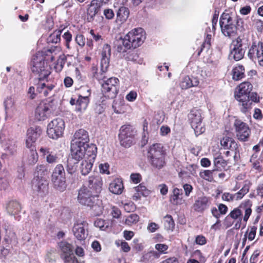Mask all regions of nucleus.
Returning <instances> with one entry per match:
<instances>
[{
  "label": "nucleus",
  "instance_id": "obj_1",
  "mask_svg": "<svg viewBox=\"0 0 263 263\" xmlns=\"http://www.w3.org/2000/svg\"><path fill=\"white\" fill-rule=\"evenodd\" d=\"M219 24L222 33L229 37L235 36L237 30H245L244 22L242 18L232 13L223 12L220 16Z\"/></svg>",
  "mask_w": 263,
  "mask_h": 263
},
{
  "label": "nucleus",
  "instance_id": "obj_2",
  "mask_svg": "<svg viewBox=\"0 0 263 263\" xmlns=\"http://www.w3.org/2000/svg\"><path fill=\"white\" fill-rule=\"evenodd\" d=\"M145 39V33L141 28L135 29L129 31L124 38L121 37L118 41V52H124L125 49L133 47L136 48L142 44Z\"/></svg>",
  "mask_w": 263,
  "mask_h": 263
},
{
  "label": "nucleus",
  "instance_id": "obj_3",
  "mask_svg": "<svg viewBox=\"0 0 263 263\" xmlns=\"http://www.w3.org/2000/svg\"><path fill=\"white\" fill-rule=\"evenodd\" d=\"M97 194L87 186H83L79 190L78 196L79 202L90 207L93 215L96 216L100 215L102 212V207L97 202L98 201Z\"/></svg>",
  "mask_w": 263,
  "mask_h": 263
},
{
  "label": "nucleus",
  "instance_id": "obj_4",
  "mask_svg": "<svg viewBox=\"0 0 263 263\" xmlns=\"http://www.w3.org/2000/svg\"><path fill=\"white\" fill-rule=\"evenodd\" d=\"M252 87V85L250 83L245 82L241 83L236 88L235 98L239 102L240 110L243 113H246L250 107L251 103L250 99L254 101H257L256 98L254 99L252 98V96H250Z\"/></svg>",
  "mask_w": 263,
  "mask_h": 263
},
{
  "label": "nucleus",
  "instance_id": "obj_5",
  "mask_svg": "<svg viewBox=\"0 0 263 263\" xmlns=\"http://www.w3.org/2000/svg\"><path fill=\"white\" fill-rule=\"evenodd\" d=\"M147 159L151 166L156 169L160 170L165 165V152L161 144H154L149 147Z\"/></svg>",
  "mask_w": 263,
  "mask_h": 263
},
{
  "label": "nucleus",
  "instance_id": "obj_6",
  "mask_svg": "<svg viewBox=\"0 0 263 263\" xmlns=\"http://www.w3.org/2000/svg\"><path fill=\"white\" fill-rule=\"evenodd\" d=\"M249 47L247 39L242 38L240 36L232 42L229 58L236 61L241 60L245 55L246 49Z\"/></svg>",
  "mask_w": 263,
  "mask_h": 263
},
{
  "label": "nucleus",
  "instance_id": "obj_7",
  "mask_svg": "<svg viewBox=\"0 0 263 263\" xmlns=\"http://www.w3.org/2000/svg\"><path fill=\"white\" fill-rule=\"evenodd\" d=\"M32 71L39 75V80H44L50 74L48 66L45 62L44 57L41 53L34 55L31 61Z\"/></svg>",
  "mask_w": 263,
  "mask_h": 263
},
{
  "label": "nucleus",
  "instance_id": "obj_8",
  "mask_svg": "<svg viewBox=\"0 0 263 263\" xmlns=\"http://www.w3.org/2000/svg\"><path fill=\"white\" fill-rule=\"evenodd\" d=\"M202 114L200 109L193 108L188 115L189 121L196 136L202 134L205 130L204 125L202 123L203 117Z\"/></svg>",
  "mask_w": 263,
  "mask_h": 263
},
{
  "label": "nucleus",
  "instance_id": "obj_9",
  "mask_svg": "<svg viewBox=\"0 0 263 263\" xmlns=\"http://www.w3.org/2000/svg\"><path fill=\"white\" fill-rule=\"evenodd\" d=\"M252 202L247 200L242 202L238 207L234 209L229 214V216L234 219L242 218L245 223L248 220L252 213Z\"/></svg>",
  "mask_w": 263,
  "mask_h": 263
},
{
  "label": "nucleus",
  "instance_id": "obj_10",
  "mask_svg": "<svg viewBox=\"0 0 263 263\" xmlns=\"http://www.w3.org/2000/svg\"><path fill=\"white\" fill-rule=\"evenodd\" d=\"M51 181L53 187L60 192H63L67 187L65 173L63 166L58 164L53 170L51 175Z\"/></svg>",
  "mask_w": 263,
  "mask_h": 263
},
{
  "label": "nucleus",
  "instance_id": "obj_11",
  "mask_svg": "<svg viewBox=\"0 0 263 263\" xmlns=\"http://www.w3.org/2000/svg\"><path fill=\"white\" fill-rule=\"evenodd\" d=\"M233 127L236 137L239 140L243 142L248 140L251 134V129L248 124L239 119L235 118Z\"/></svg>",
  "mask_w": 263,
  "mask_h": 263
},
{
  "label": "nucleus",
  "instance_id": "obj_12",
  "mask_svg": "<svg viewBox=\"0 0 263 263\" xmlns=\"http://www.w3.org/2000/svg\"><path fill=\"white\" fill-rule=\"evenodd\" d=\"M64 129V121L62 119L58 118L48 124L47 133L50 138L57 139L62 136Z\"/></svg>",
  "mask_w": 263,
  "mask_h": 263
},
{
  "label": "nucleus",
  "instance_id": "obj_13",
  "mask_svg": "<svg viewBox=\"0 0 263 263\" xmlns=\"http://www.w3.org/2000/svg\"><path fill=\"white\" fill-rule=\"evenodd\" d=\"M55 109L53 101L42 102L36 108L35 118L39 121H44L50 116Z\"/></svg>",
  "mask_w": 263,
  "mask_h": 263
},
{
  "label": "nucleus",
  "instance_id": "obj_14",
  "mask_svg": "<svg viewBox=\"0 0 263 263\" xmlns=\"http://www.w3.org/2000/svg\"><path fill=\"white\" fill-rule=\"evenodd\" d=\"M119 80L111 77L101 82L102 91L108 98L115 97L118 92Z\"/></svg>",
  "mask_w": 263,
  "mask_h": 263
},
{
  "label": "nucleus",
  "instance_id": "obj_15",
  "mask_svg": "<svg viewBox=\"0 0 263 263\" xmlns=\"http://www.w3.org/2000/svg\"><path fill=\"white\" fill-rule=\"evenodd\" d=\"M134 128L130 125H124L120 129L119 138L121 145L129 147L133 143V139L135 134Z\"/></svg>",
  "mask_w": 263,
  "mask_h": 263
},
{
  "label": "nucleus",
  "instance_id": "obj_16",
  "mask_svg": "<svg viewBox=\"0 0 263 263\" xmlns=\"http://www.w3.org/2000/svg\"><path fill=\"white\" fill-rule=\"evenodd\" d=\"M250 182L248 181H245L242 188L235 194H231L229 192L222 193L221 198L222 200L227 202H233L234 200H239L241 199L244 196L247 194L250 189Z\"/></svg>",
  "mask_w": 263,
  "mask_h": 263
},
{
  "label": "nucleus",
  "instance_id": "obj_17",
  "mask_svg": "<svg viewBox=\"0 0 263 263\" xmlns=\"http://www.w3.org/2000/svg\"><path fill=\"white\" fill-rule=\"evenodd\" d=\"M248 56L250 59L257 62L260 66L263 67V43L253 44L249 50Z\"/></svg>",
  "mask_w": 263,
  "mask_h": 263
},
{
  "label": "nucleus",
  "instance_id": "obj_18",
  "mask_svg": "<svg viewBox=\"0 0 263 263\" xmlns=\"http://www.w3.org/2000/svg\"><path fill=\"white\" fill-rule=\"evenodd\" d=\"M32 182V188L38 195L43 196L48 193V183L45 178L35 176Z\"/></svg>",
  "mask_w": 263,
  "mask_h": 263
},
{
  "label": "nucleus",
  "instance_id": "obj_19",
  "mask_svg": "<svg viewBox=\"0 0 263 263\" xmlns=\"http://www.w3.org/2000/svg\"><path fill=\"white\" fill-rule=\"evenodd\" d=\"M41 156L44 159L48 164H55L60 160V155L51 151L48 147H41L39 150Z\"/></svg>",
  "mask_w": 263,
  "mask_h": 263
},
{
  "label": "nucleus",
  "instance_id": "obj_20",
  "mask_svg": "<svg viewBox=\"0 0 263 263\" xmlns=\"http://www.w3.org/2000/svg\"><path fill=\"white\" fill-rule=\"evenodd\" d=\"M88 224L85 221L77 222L74 224L72 232L76 238L79 240H84L87 235Z\"/></svg>",
  "mask_w": 263,
  "mask_h": 263
},
{
  "label": "nucleus",
  "instance_id": "obj_21",
  "mask_svg": "<svg viewBox=\"0 0 263 263\" xmlns=\"http://www.w3.org/2000/svg\"><path fill=\"white\" fill-rule=\"evenodd\" d=\"M42 133L40 127H31L27 130L26 145L27 147H35L34 143Z\"/></svg>",
  "mask_w": 263,
  "mask_h": 263
},
{
  "label": "nucleus",
  "instance_id": "obj_22",
  "mask_svg": "<svg viewBox=\"0 0 263 263\" xmlns=\"http://www.w3.org/2000/svg\"><path fill=\"white\" fill-rule=\"evenodd\" d=\"M89 141L88 132L83 129H80L77 130L74 133L71 143L86 145Z\"/></svg>",
  "mask_w": 263,
  "mask_h": 263
},
{
  "label": "nucleus",
  "instance_id": "obj_23",
  "mask_svg": "<svg viewBox=\"0 0 263 263\" xmlns=\"http://www.w3.org/2000/svg\"><path fill=\"white\" fill-rule=\"evenodd\" d=\"M210 204L211 201L209 197L201 196L195 200L192 208L196 212L202 213L209 208Z\"/></svg>",
  "mask_w": 263,
  "mask_h": 263
},
{
  "label": "nucleus",
  "instance_id": "obj_24",
  "mask_svg": "<svg viewBox=\"0 0 263 263\" xmlns=\"http://www.w3.org/2000/svg\"><path fill=\"white\" fill-rule=\"evenodd\" d=\"M82 89L86 90L87 94H86L84 96L80 95L79 98L77 100L76 111L80 113L85 111L87 108L89 102L88 97L90 95V89L86 88H83Z\"/></svg>",
  "mask_w": 263,
  "mask_h": 263
},
{
  "label": "nucleus",
  "instance_id": "obj_25",
  "mask_svg": "<svg viewBox=\"0 0 263 263\" xmlns=\"http://www.w3.org/2000/svg\"><path fill=\"white\" fill-rule=\"evenodd\" d=\"M101 59V66L103 69H108L111 55V48L108 44H105L102 48Z\"/></svg>",
  "mask_w": 263,
  "mask_h": 263
},
{
  "label": "nucleus",
  "instance_id": "obj_26",
  "mask_svg": "<svg viewBox=\"0 0 263 263\" xmlns=\"http://www.w3.org/2000/svg\"><path fill=\"white\" fill-rule=\"evenodd\" d=\"M85 146V145H82V144L71 143L72 157L77 161H80L82 159L84 156Z\"/></svg>",
  "mask_w": 263,
  "mask_h": 263
},
{
  "label": "nucleus",
  "instance_id": "obj_27",
  "mask_svg": "<svg viewBox=\"0 0 263 263\" xmlns=\"http://www.w3.org/2000/svg\"><path fill=\"white\" fill-rule=\"evenodd\" d=\"M6 209L10 215L15 216L20 213L22 210V206L17 200H11L7 202Z\"/></svg>",
  "mask_w": 263,
  "mask_h": 263
},
{
  "label": "nucleus",
  "instance_id": "obj_28",
  "mask_svg": "<svg viewBox=\"0 0 263 263\" xmlns=\"http://www.w3.org/2000/svg\"><path fill=\"white\" fill-rule=\"evenodd\" d=\"M102 186V179L99 176H90L88 180V188L93 191L96 193L100 192Z\"/></svg>",
  "mask_w": 263,
  "mask_h": 263
},
{
  "label": "nucleus",
  "instance_id": "obj_29",
  "mask_svg": "<svg viewBox=\"0 0 263 263\" xmlns=\"http://www.w3.org/2000/svg\"><path fill=\"white\" fill-rule=\"evenodd\" d=\"M102 5V3L99 1L92 0L87 10L88 18L93 20L96 15L99 12Z\"/></svg>",
  "mask_w": 263,
  "mask_h": 263
},
{
  "label": "nucleus",
  "instance_id": "obj_30",
  "mask_svg": "<svg viewBox=\"0 0 263 263\" xmlns=\"http://www.w3.org/2000/svg\"><path fill=\"white\" fill-rule=\"evenodd\" d=\"M199 84V80L196 77L191 78L189 76H185L180 83V87L183 89H186L192 87H196Z\"/></svg>",
  "mask_w": 263,
  "mask_h": 263
},
{
  "label": "nucleus",
  "instance_id": "obj_31",
  "mask_svg": "<svg viewBox=\"0 0 263 263\" xmlns=\"http://www.w3.org/2000/svg\"><path fill=\"white\" fill-rule=\"evenodd\" d=\"M220 144L224 148L230 149L232 152H234V158L236 157V148L237 147V143L231 138L226 137L220 140Z\"/></svg>",
  "mask_w": 263,
  "mask_h": 263
},
{
  "label": "nucleus",
  "instance_id": "obj_32",
  "mask_svg": "<svg viewBox=\"0 0 263 263\" xmlns=\"http://www.w3.org/2000/svg\"><path fill=\"white\" fill-rule=\"evenodd\" d=\"M58 247L61 257L73 253V248L72 245L66 240H62L58 242Z\"/></svg>",
  "mask_w": 263,
  "mask_h": 263
},
{
  "label": "nucleus",
  "instance_id": "obj_33",
  "mask_svg": "<svg viewBox=\"0 0 263 263\" xmlns=\"http://www.w3.org/2000/svg\"><path fill=\"white\" fill-rule=\"evenodd\" d=\"M124 189L122 181L119 178L114 180L109 184V191L115 194H120Z\"/></svg>",
  "mask_w": 263,
  "mask_h": 263
},
{
  "label": "nucleus",
  "instance_id": "obj_34",
  "mask_svg": "<svg viewBox=\"0 0 263 263\" xmlns=\"http://www.w3.org/2000/svg\"><path fill=\"white\" fill-rule=\"evenodd\" d=\"M6 117L10 116L15 110V100L12 97H7L4 102Z\"/></svg>",
  "mask_w": 263,
  "mask_h": 263
},
{
  "label": "nucleus",
  "instance_id": "obj_35",
  "mask_svg": "<svg viewBox=\"0 0 263 263\" xmlns=\"http://www.w3.org/2000/svg\"><path fill=\"white\" fill-rule=\"evenodd\" d=\"M97 147L95 144L86 145L85 147L84 159L91 160L95 161L97 155Z\"/></svg>",
  "mask_w": 263,
  "mask_h": 263
},
{
  "label": "nucleus",
  "instance_id": "obj_36",
  "mask_svg": "<svg viewBox=\"0 0 263 263\" xmlns=\"http://www.w3.org/2000/svg\"><path fill=\"white\" fill-rule=\"evenodd\" d=\"M26 153L27 155L26 162L29 165H33L38 161V154L35 147H27Z\"/></svg>",
  "mask_w": 263,
  "mask_h": 263
},
{
  "label": "nucleus",
  "instance_id": "obj_37",
  "mask_svg": "<svg viewBox=\"0 0 263 263\" xmlns=\"http://www.w3.org/2000/svg\"><path fill=\"white\" fill-rule=\"evenodd\" d=\"M54 85L51 84L46 85L45 83L39 84L37 87V91L39 93L45 97L51 95L53 93V89Z\"/></svg>",
  "mask_w": 263,
  "mask_h": 263
},
{
  "label": "nucleus",
  "instance_id": "obj_38",
  "mask_svg": "<svg viewBox=\"0 0 263 263\" xmlns=\"http://www.w3.org/2000/svg\"><path fill=\"white\" fill-rule=\"evenodd\" d=\"M94 161L84 159L81 163L80 169L82 175H87L92 170Z\"/></svg>",
  "mask_w": 263,
  "mask_h": 263
},
{
  "label": "nucleus",
  "instance_id": "obj_39",
  "mask_svg": "<svg viewBox=\"0 0 263 263\" xmlns=\"http://www.w3.org/2000/svg\"><path fill=\"white\" fill-rule=\"evenodd\" d=\"M129 14V11L127 8L125 7H121L117 13V20L121 23H123L128 18Z\"/></svg>",
  "mask_w": 263,
  "mask_h": 263
},
{
  "label": "nucleus",
  "instance_id": "obj_40",
  "mask_svg": "<svg viewBox=\"0 0 263 263\" xmlns=\"http://www.w3.org/2000/svg\"><path fill=\"white\" fill-rule=\"evenodd\" d=\"M112 108L117 114H123L126 110L124 101L123 99H118L114 101Z\"/></svg>",
  "mask_w": 263,
  "mask_h": 263
},
{
  "label": "nucleus",
  "instance_id": "obj_41",
  "mask_svg": "<svg viewBox=\"0 0 263 263\" xmlns=\"http://www.w3.org/2000/svg\"><path fill=\"white\" fill-rule=\"evenodd\" d=\"M108 69H103L102 67L101 66L100 71L98 72L97 68L96 67H93L92 68V72L93 78L96 79L98 81L100 82L102 81L103 82L106 79V72L107 71Z\"/></svg>",
  "mask_w": 263,
  "mask_h": 263
},
{
  "label": "nucleus",
  "instance_id": "obj_42",
  "mask_svg": "<svg viewBox=\"0 0 263 263\" xmlns=\"http://www.w3.org/2000/svg\"><path fill=\"white\" fill-rule=\"evenodd\" d=\"M233 79L238 81L245 76V68L242 65H238L233 68L232 70Z\"/></svg>",
  "mask_w": 263,
  "mask_h": 263
},
{
  "label": "nucleus",
  "instance_id": "obj_43",
  "mask_svg": "<svg viewBox=\"0 0 263 263\" xmlns=\"http://www.w3.org/2000/svg\"><path fill=\"white\" fill-rule=\"evenodd\" d=\"M182 194V189H179L177 187L174 188L173 191V195L170 198L171 202L175 205L181 204V199L179 198V196Z\"/></svg>",
  "mask_w": 263,
  "mask_h": 263
},
{
  "label": "nucleus",
  "instance_id": "obj_44",
  "mask_svg": "<svg viewBox=\"0 0 263 263\" xmlns=\"http://www.w3.org/2000/svg\"><path fill=\"white\" fill-rule=\"evenodd\" d=\"M78 161L73 157L68 159L66 169L69 174H72L76 171Z\"/></svg>",
  "mask_w": 263,
  "mask_h": 263
},
{
  "label": "nucleus",
  "instance_id": "obj_45",
  "mask_svg": "<svg viewBox=\"0 0 263 263\" xmlns=\"http://www.w3.org/2000/svg\"><path fill=\"white\" fill-rule=\"evenodd\" d=\"M48 173V170L46 165L40 164L36 166L35 171V174H37V175L35 176L43 177V176L46 175Z\"/></svg>",
  "mask_w": 263,
  "mask_h": 263
},
{
  "label": "nucleus",
  "instance_id": "obj_46",
  "mask_svg": "<svg viewBox=\"0 0 263 263\" xmlns=\"http://www.w3.org/2000/svg\"><path fill=\"white\" fill-rule=\"evenodd\" d=\"M214 164L217 170H221L224 168L227 165V162L222 157L219 156L214 159Z\"/></svg>",
  "mask_w": 263,
  "mask_h": 263
},
{
  "label": "nucleus",
  "instance_id": "obj_47",
  "mask_svg": "<svg viewBox=\"0 0 263 263\" xmlns=\"http://www.w3.org/2000/svg\"><path fill=\"white\" fill-rule=\"evenodd\" d=\"M164 224L166 229L173 230L175 227V222L171 215H166L164 217Z\"/></svg>",
  "mask_w": 263,
  "mask_h": 263
},
{
  "label": "nucleus",
  "instance_id": "obj_48",
  "mask_svg": "<svg viewBox=\"0 0 263 263\" xmlns=\"http://www.w3.org/2000/svg\"><path fill=\"white\" fill-rule=\"evenodd\" d=\"M256 230H257L256 227L252 226V227H250L249 232H247L246 233V234H245V236H244L245 237L243 238V245H245V243L247 240V235H248V239L250 241L253 240L255 238V235H256Z\"/></svg>",
  "mask_w": 263,
  "mask_h": 263
},
{
  "label": "nucleus",
  "instance_id": "obj_49",
  "mask_svg": "<svg viewBox=\"0 0 263 263\" xmlns=\"http://www.w3.org/2000/svg\"><path fill=\"white\" fill-rule=\"evenodd\" d=\"M66 61V58L64 55H62L59 57L54 66V68L57 71H61L62 70Z\"/></svg>",
  "mask_w": 263,
  "mask_h": 263
},
{
  "label": "nucleus",
  "instance_id": "obj_50",
  "mask_svg": "<svg viewBox=\"0 0 263 263\" xmlns=\"http://www.w3.org/2000/svg\"><path fill=\"white\" fill-rule=\"evenodd\" d=\"M136 192H139L142 196L147 197L150 194V191L147 189L145 186L142 184H139L138 186L134 188Z\"/></svg>",
  "mask_w": 263,
  "mask_h": 263
},
{
  "label": "nucleus",
  "instance_id": "obj_51",
  "mask_svg": "<svg viewBox=\"0 0 263 263\" xmlns=\"http://www.w3.org/2000/svg\"><path fill=\"white\" fill-rule=\"evenodd\" d=\"M214 172V170H205L200 173V176L205 180L212 182L213 180V174Z\"/></svg>",
  "mask_w": 263,
  "mask_h": 263
},
{
  "label": "nucleus",
  "instance_id": "obj_52",
  "mask_svg": "<svg viewBox=\"0 0 263 263\" xmlns=\"http://www.w3.org/2000/svg\"><path fill=\"white\" fill-rule=\"evenodd\" d=\"M125 59L127 61L137 62L139 58L138 54L134 51H129L124 55Z\"/></svg>",
  "mask_w": 263,
  "mask_h": 263
},
{
  "label": "nucleus",
  "instance_id": "obj_53",
  "mask_svg": "<svg viewBox=\"0 0 263 263\" xmlns=\"http://www.w3.org/2000/svg\"><path fill=\"white\" fill-rule=\"evenodd\" d=\"M160 254L157 251H152L148 252L144 255V258L150 262L160 257Z\"/></svg>",
  "mask_w": 263,
  "mask_h": 263
},
{
  "label": "nucleus",
  "instance_id": "obj_54",
  "mask_svg": "<svg viewBox=\"0 0 263 263\" xmlns=\"http://www.w3.org/2000/svg\"><path fill=\"white\" fill-rule=\"evenodd\" d=\"M139 219V216L136 214H132L129 215L125 219V223L128 226H131L136 223Z\"/></svg>",
  "mask_w": 263,
  "mask_h": 263
},
{
  "label": "nucleus",
  "instance_id": "obj_55",
  "mask_svg": "<svg viewBox=\"0 0 263 263\" xmlns=\"http://www.w3.org/2000/svg\"><path fill=\"white\" fill-rule=\"evenodd\" d=\"M64 263H79L77 258L75 257L73 253L66 255L62 257Z\"/></svg>",
  "mask_w": 263,
  "mask_h": 263
},
{
  "label": "nucleus",
  "instance_id": "obj_56",
  "mask_svg": "<svg viewBox=\"0 0 263 263\" xmlns=\"http://www.w3.org/2000/svg\"><path fill=\"white\" fill-rule=\"evenodd\" d=\"M211 35L207 34L204 43H203L202 45V47L200 50L198 51L197 53V55L199 56L203 48H205L207 49H209L211 46Z\"/></svg>",
  "mask_w": 263,
  "mask_h": 263
},
{
  "label": "nucleus",
  "instance_id": "obj_57",
  "mask_svg": "<svg viewBox=\"0 0 263 263\" xmlns=\"http://www.w3.org/2000/svg\"><path fill=\"white\" fill-rule=\"evenodd\" d=\"M5 240L8 243H11L13 242H15L16 241V235L12 231H9V232H7V234L5 237Z\"/></svg>",
  "mask_w": 263,
  "mask_h": 263
},
{
  "label": "nucleus",
  "instance_id": "obj_58",
  "mask_svg": "<svg viewBox=\"0 0 263 263\" xmlns=\"http://www.w3.org/2000/svg\"><path fill=\"white\" fill-rule=\"evenodd\" d=\"M61 32L60 31H58L57 32H54L50 36L48 40L49 42H51L52 43H57L60 41V34Z\"/></svg>",
  "mask_w": 263,
  "mask_h": 263
},
{
  "label": "nucleus",
  "instance_id": "obj_59",
  "mask_svg": "<svg viewBox=\"0 0 263 263\" xmlns=\"http://www.w3.org/2000/svg\"><path fill=\"white\" fill-rule=\"evenodd\" d=\"M75 41L77 44L81 48L85 44V38L84 35L81 34H77L75 37Z\"/></svg>",
  "mask_w": 263,
  "mask_h": 263
},
{
  "label": "nucleus",
  "instance_id": "obj_60",
  "mask_svg": "<svg viewBox=\"0 0 263 263\" xmlns=\"http://www.w3.org/2000/svg\"><path fill=\"white\" fill-rule=\"evenodd\" d=\"M55 251L54 250H50L47 253L46 259L49 262H53L55 261L56 255Z\"/></svg>",
  "mask_w": 263,
  "mask_h": 263
},
{
  "label": "nucleus",
  "instance_id": "obj_61",
  "mask_svg": "<svg viewBox=\"0 0 263 263\" xmlns=\"http://www.w3.org/2000/svg\"><path fill=\"white\" fill-rule=\"evenodd\" d=\"M168 248V246L163 243H157L155 245V249L159 252L160 254L166 253L165 251Z\"/></svg>",
  "mask_w": 263,
  "mask_h": 263
},
{
  "label": "nucleus",
  "instance_id": "obj_62",
  "mask_svg": "<svg viewBox=\"0 0 263 263\" xmlns=\"http://www.w3.org/2000/svg\"><path fill=\"white\" fill-rule=\"evenodd\" d=\"M252 163L253 167L260 172L262 171V161L260 159H258L257 161H253L251 162Z\"/></svg>",
  "mask_w": 263,
  "mask_h": 263
},
{
  "label": "nucleus",
  "instance_id": "obj_63",
  "mask_svg": "<svg viewBox=\"0 0 263 263\" xmlns=\"http://www.w3.org/2000/svg\"><path fill=\"white\" fill-rule=\"evenodd\" d=\"M109 165L107 163L100 164L99 166L100 173L102 174H109Z\"/></svg>",
  "mask_w": 263,
  "mask_h": 263
},
{
  "label": "nucleus",
  "instance_id": "obj_64",
  "mask_svg": "<svg viewBox=\"0 0 263 263\" xmlns=\"http://www.w3.org/2000/svg\"><path fill=\"white\" fill-rule=\"evenodd\" d=\"M211 71L206 67L201 68L200 74L203 78H206L211 76Z\"/></svg>",
  "mask_w": 263,
  "mask_h": 263
}]
</instances>
